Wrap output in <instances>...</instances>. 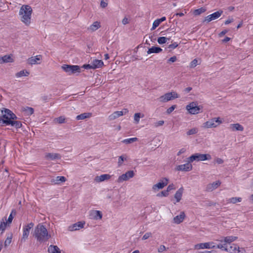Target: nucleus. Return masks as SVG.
<instances>
[{
  "label": "nucleus",
  "instance_id": "21",
  "mask_svg": "<svg viewBox=\"0 0 253 253\" xmlns=\"http://www.w3.org/2000/svg\"><path fill=\"white\" fill-rule=\"evenodd\" d=\"M111 176L108 174H103L100 176H97L94 178V181L96 182H101L106 180L110 179Z\"/></svg>",
  "mask_w": 253,
  "mask_h": 253
},
{
  "label": "nucleus",
  "instance_id": "41",
  "mask_svg": "<svg viewBox=\"0 0 253 253\" xmlns=\"http://www.w3.org/2000/svg\"><path fill=\"white\" fill-rule=\"evenodd\" d=\"M24 111L28 116L31 115L34 113V110L33 108L27 107L24 108Z\"/></svg>",
  "mask_w": 253,
  "mask_h": 253
},
{
  "label": "nucleus",
  "instance_id": "33",
  "mask_svg": "<svg viewBox=\"0 0 253 253\" xmlns=\"http://www.w3.org/2000/svg\"><path fill=\"white\" fill-rule=\"evenodd\" d=\"M91 116V113H84L81 114H80L79 115H78L76 117V119L77 120H84V119H85L88 118L90 117Z\"/></svg>",
  "mask_w": 253,
  "mask_h": 253
},
{
  "label": "nucleus",
  "instance_id": "52",
  "mask_svg": "<svg viewBox=\"0 0 253 253\" xmlns=\"http://www.w3.org/2000/svg\"><path fill=\"white\" fill-rule=\"evenodd\" d=\"M55 120L59 124H62L65 122V118L63 116H60L57 118H56Z\"/></svg>",
  "mask_w": 253,
  "mask_h": 253
},
{
  "label": "nucleus",
  "instance_id": "40",
  "mask_svg": "<svg viewBox=\"0 0 253 253\" xmlns=\"http://www.w3.org/2000/svg\"><path fill=\"white\" fill-rule=\"evenodd\" d=\"M13 214H14V215L16 214V211L15 210H12L11 211L7 219H6V218H5V221H6L7 223H8V224H10L12 222V220L13 219Z\"/></svg>",
  "mask_w": 253,
  "mask_h": 253
},
{
  "label": "nucleus",
  "instance_id": "55",
  "mask_svg": "<svg viewBox=\"0 0 253 253\" xmlns=\"http://www.w3.org/2000/svg\"><path fill=\"white\" fill-rule=\"evenodd\" d=\"M166 250V248L164 245H161L158 249L159 253H162Z\"/></svg>",
  "mask_w": 253,
  "mask_h": 253
},
{
  "label": "nucleus",
  "instance_id": "48",
  "mask_svg": "<svg viewBox=\"0 0 253 253\" xmlns=\"http://www.w3.org/2000/svg\"><path fill=\"white\" fill-rule=\"evenodd\" d=\"M164 123L165 122L164 121L161 120V121H157V122L154 123L153 125H154V127H158L163 126L164 124Z\"/></svg>",
  "mask_w": 253,
  "mask_h": 253
},
{
  "label": "nucleus",
  "instance_id": "17",
  "mask_svg": "<svg viewBox=\"0 0 253 253\" xmlns=\"http://www.w3.org/2000/svg\"><path fill=\"white\" fill-rule=\"evenodd\" d=\"M42 60V56L38 55L35 56H32L27 59L28 64L33 65L41 64Z\"/></svg>",
  "mask_w": 253,
  "mask_h": 253
},
{
  "label": "nucleus",
  "instance_id": "9",
  "mask_svg": "<svg viewBox=\"0 0 253 253\" xmlns=\"http://www.w3.org/2000/svg\"><path fill=\"white\" fill-rule=\"evenodd\" d=\"M62 69L69 75L80 72V67L78 65H63Z\"/></svg>",
  "mask_w": 253,
  "mask_h": 253
},
{
  "label": "nucleus",
  "instance_id": "13",
  "mask_svg": "<svg viewBox=\"0 0 253 253\" xmlns=\"http://www.w3.org/2000/svg\"><path fill=\"white\" fill-rule=\"evenodd\" d=\"M128 112V110L126 108L124 109L122 111H115L109 116L108 119L109 121L114 120L117 118L127 114Z\"/></svg>",
  "mask_w": 253,
  "mask_h": 253
},
{
  "label": "nucleus",
  "instance_id": "34",
  "mask_svg": "<svg viewBox=\"0 0 253 253\" xmlns=\"http://www.w3.org/2000/svg\"><path fill=\"white\" fill-rule=\"evenodd\" d=\"M9 225V224H8V223H7V222L5 221V220L2 219V221H1L0 222V231H1V234H2L4 232L7 226Z\"/></svg>",
  "mask_w": 253,
  "mask_h": 253
},
{
  "label": "nucleus",
  "instance_id": "36",
  "mask_svg": "<svg viewBox=\"0 0 253 253\" xmlns=\"http://www.w3.org/2000/svg\"><path fill=\"white\" fill-rule=\"evenodd\" d=\"M237 239V237L235 236H227L224 238V242L226 243H231L232 242L235 241Z\"/></svg>",
  "mask_w": 253,
  "mask_h": 253
},
{
  "label": "nucleus",
  "instance_id": "51",
  "mask_svg": "<svg viewBox=\"0 0 253 253\" xmlns=\"http://www.w3.org/2000/svg\"><path fill=\"white\" fill-rule=\"evenodd\" d=\"M152 236V233L151 232H147L142 237V239L143 240H145L147 239H148L149 237Z\"/></svg>",
  "mask_w": 253,
  "mask_h": 253
},
{
  "label": "nucleus",
  "instance_id": "29",
  "mask_svg": "<svg viewBox=\"0 0 253 253\" xmlns=\"http://www.w3.org/2000/svg\"><path fill=\"white\" fill-rule=\"evenodd\" d=\"M230 128L233 131H243L244 130L243 126L238 123L230 125Z\"/></svg>",
  "mask_w": 253,
  "mask_h": 253
},
{
  "label": "nucleus",
  "instance_id": "10",
  "mask_svg": "<svg viewBox=\"0 0 253 253\" xmlns=\"http://www.w3.org/2000/svg\"><path fill=\"white\" fill-rule=\"evenodd\" d=\"M225 252L230 253H246V250L244 248H239L236 244L231 245L227 249H225Z\"/></svg>",
  "mask_w": 253,
  "mask_h": 253
},
{
  "label": "nucleus",
  "instance_id": "26",
  "mask_svg": "<svg viewBox=\"0 0 253 253\" xmlns=\"http://www.w3.org/2000/svg\"><path fill=\"white\" fill-rule=\"evenodd\" d=\"M13 61V59H12L11 56L9 55H4L2 57L0 56V64H3L4 63H9L12 62Z\"/></svg>",
  "mask_w": 253,
  "mask_h": 253
},
{
  "label": "nucleus",
  "instance_id": "20",
  "mask_svg": "<svg viewBox=\"0 0 253 253\" xmlns=\"http://www.w3.org/2000/svg\"><path fill=\"white\" fill-rule=\"evenodd\" d=\"M221 182L219 180L213 182V183H210L207 185V190L208 191H212L219 186Z\"/></svg>",
  "mask_w": 253,
  "mask_h": 253
},
{
  "label": "nucleus",
  "instance_id": "43",
  "mask_svg": "<svg viewBox=\"0 0 253 253\" xmlns=\"http://www.w3.org/2000/svg\"><path fill=\"white\" fill-rule=\"evenodd\" d=\"M143 117V115L141 116V114L140 113H135L134 115V121L135 123L138 124L140 121V118Z\"/></svg>",
  "mask_w": 253,
  "mask_h": 253
},
{
  "label": "nucleus",
  "instance_id": "56",
  "mask_svg": "<svg viewBox=\"0 0 253 253\" xmlns=\"http://www.w3.org/2000/svg\"><path fill=\"white\" fill-rule=\"evenodd\" d=\"M107 5L108 3L106 0L105 1L104 0H101L100 2L101 7H102V8H105L107 6Z\"/></svg>",
  "mask_w": 253,
  "mask_h": 253
},
{
  "label": "nucleus",
  "instance_id": "57",
  "mask_svg": "<svg viewBox=\"0 0 253 253\" xmlns=\"http://www.w3.org/2000/svg\"><path fill=\"white\" fill-rule=\"evenodd\" d=\"M178 44L177 42H174L172 44H170L169 45V48H171V49H174L176 47H177L178 46Z\"/></svg>",
  "mask_w": 253,
  "mask_h": 253
},
{
  "label": "nucleus",
  "instance_id": "64",
  "mask_svg": "<svg viewBox=\"0 0 253 253\" xmlns=\"http://www.w3.org/2000/svg\"><path fill=\"white\" fill-rule=\"evenodd\" d=\"M233 21V19H228L227 20H226L225 22H224V24L225 25H228L229 24H230V23L232 22Z\"/></svg>",
  "mask_w": 253,
  "mask_h": 253
},
{
  "label": "nucleus",
  "instance_id": "63",
  "mask_svg": "<svg viewBox=\"0 0 253 253\" xmlns=\"http://www.w3.org/2000/svg\"><path fill=\"white\" fill-rule=\"evenodd\" d=\"M122 23L124 25H126L128 23V20L126 17H125L122 20Z\"/></svg>",
  "mask_w": 253,
  "mask_h": 253
},
{
  "label": "nucleus",
  "instance_id": "2",
  "mask_svg": "<svg viewBox=\"0 0 253 253\" xmlns=\"http://www.w3.org/2000/svg\"><path fill=\"white\" fill-rule=\"evenodd\" d=\"M32 9L28 5H23L19 10V16L21 21L26 25H29L31 23Z\"/></svg>",
  "mask_w": 253,
  "mask_h": 253
},
{
  "label": "nucleus",
  "instance_id": "1",
  "mask_svg": "<svg viewBox=\"0 0 253 253\" xmlns=\"http://www.w3.org/2000/svg\"><path fill=\"white\" fill-rule=\"evenodd\" d=\"M34 236L37 240L40 243H44L48 240L51 235L48 233L44 225L39 224L35 228Z\"/></svg>",
  "mask_w": 253,
  "mask_h": 253
},
{
  "label": "nucleus",
  "instance_id": "61",
  "mask_svg": "<svg viewBox=\"0 0 253 253\" xmlns=\"http://www.w3.org/2000/svg\"><path fill=\"white\" fill-rule=\"evenodd\" d=\"M176 59H177L176 57L175 56H173L170 57L168 60V61L171 62H174L176 61Z\"/></svg>",
  "mask_w": 253,
  "mask_h": 253
},
{
  "label": "nucleus",
  "instance_id": "14",
  "mask_svg": "<svg viewBox=\"0 0 253 253\" xmlns=\"http://www.w3.org/2000/svg\"><path fill=\"white\" fill-rule=\"evenodd\" d=\"M223 13L222 10H219L216 11L211 14H210L206 16L205 18L204 21L207 22H210L212 20H215L219 18Z\"/></svg>",
  "mask_w": 253,
  "mask_h": 253
},
{
  "label": "nucleus",
  "instance_id": "22",
  "mask_svg": "<svg viewBox=\"0 0 253 253\" xmlns=\"http://www.w3.org/2000/svg\"><path fill=\"white\" fill-rule=\"evenodd\" d=\"M185 217V213L183 211H181L180 214L176 216L173 219V222L176 224H179L181 223Z\"/></svg>",
  "mask_w": 253,
  "mask_h": 253
},
{
  "label": "nucleus",
  "instance_id": "50",
  "mask_svg": "<svg viewBox=\"0 0 253 253\" xmlns=\"http://www.w3.org/2000/svg\"><path fill=\"white\" fill-rule=\"evenodd\" d=\"M126 160V158H125L124 157V156H120L119 157V160H118V162L119 166H121L123 164L124 161Z\"/></svg>",
  "mask_w": 253,
  "mask_h": 253
},
{
  "label": "nucleus",
  "instance_id": "12",
  "mask_svg": "<svg viewBox=\"0 0 253 253\" xmlns=\"http://www.w3.org/2000/svg\"><path fill=\"white\" fill-rule=\"evenodd\" d=\"M168 184V179L167 178H164L161 180L159 182L153 185L152 190L154 192H157L160 189H163L165 186Z\"/></svg>",
  "mask_w": 253,
  "mask_h": 253
},
{
  "label": "nucleus",
  "instance_id": "19",
  "mask_svg": "<svg viewBox=\"0 0 253 253\" xmlns=\"http://www.w3.org/2000/svg\"><path fill=\"white\" fill-rule=\"evenodd\" d=\"M84 222L79 221L69 226L68 229L71 231L78 230L84 228Z\"/></svg>",
  "mask_w": 253,
  "mask_h": 253
},
{
  "label": "nucleus",
  "instance_id": "16",
  "mask_svg": "<svg viewBox=\"0 0 253 253\" xmlns=\"http://www.w3.org/2000/svg\"><path fill=\"white\" fill-rule=\"evenodd\" d=\"M89 218L91 219L98 220L102 218V212L99 211L91 210L89 212Z\"/></svg>",
  "mask_w": 253,
  "mask_h": 253
},
{
  "label": "nucleus",
  "instance_id": "60",
  "mask_svg": "<svg viewBox=\"0 0 253 253\" xmlns=\"http://www.w3.org/2000/svg\"><path fill=\"white\" fill-rule=\"evenodd\" d=\"M174 189V185L173 184H170L168 186V187H167V191H168V192L171 191V190H173Z\"/></svg>",
  "mask_w": 253,
  "mask_h": 253
},
{
  "label": "nucleus",
  "instance_id": "5",
  "mask_svg": "<svg viewBox=\"0 0 253 253\" xmlns=\"http://www.w3.org/2000/svg\"><path fill=\"white\" fill-rule=\"evenodd\" d=\"M211 156L209 154H203L200 153H195L191 155L189 158V162H193L194 161H203L211 159Z\"/></svg>",
  "mask_w": 253,
  "mask_h": 253
},
{
  "label": "nucleus",
  "instance_id": "49",
  "mask_svg": "<svg viewBox=\"0 0 253 253\" xmlns=\"http://www.w3.org/2000/svg\"><path fill=\"white\" fill-rule=\"evenodd\" d=\"M169 195V192L167 190L163 191L161 193L158 194L157 196L158 197H167Z\"/></svg>",
  "mask_w": 253,
  "mask_h": 253
},
{
  "label": "nucleus",
  "instance_id": "47",
  "mask_svg": "<svg viewBox=\"0 0 253 253\" xmlns=\"http://www.w3.org/2000/svg\"><path fill=\"white\" fill-rule=\"evenodd\" d=\"M160 24V22L159 21V20L158 19L155 20L153 23V26L151 28V30H155L157 27H158L159 26Z\"/></svg>",
  "mask_w": 253,
  "mask_h": 253
},
{
  "label": "nucleus",
  "instance_id": "53",
  "mask_svg": "<svg viewBox=\"0 0 253 253\" xmlns=\"http://www.w3.org/2000/svg\"><path fill=\"white\" fill-rule=\"evenodd\" d=\"M198 64V60L196 59H195L190 63V66L191 68H194L196 67Z\"/></svg>",
  "mask_w": 253,
  "mask_h": 253
},
{
  "label": "nucleus",
  "instance_id": "15",
  "mask_svg": "<svg viewBox=\"0 0 253 253\" xmlns=\"http://www.w3.org/2000/svg\"><path fill=\"white\" fill-rule=\"evenodd\" d=\"M213 242H207L204 243H200L195 245V249L197 250L205 249H213L215 246L213 245Z\"/></svg>",
  "mask_w": 253,
  "mask_h": 253
},
{
  "label": "nucleus",
  "instance_id": "62",
  "mask_svg": "<svg viewBox=\"0 0 253 253\" xmlns=\"http://www.w3.org/2000/svg\"><path fill=\"white\" fill-rule=\"evenodd\" d=\"M186 152V149L184 148H181L179 151L177 153V155L178 156H179L180 155H181V154L182 153H184Z\"/></svg>",
  "mask_w": 253,
  "mask_h": 253
},
{
  "label": "nucleus",
  "instance_id": "7",
  "mask_svg": "<svg viewBox=\"0 0 253 253\" xmlns=\"http://www.w3.org/2000/svg\"><path fill=\"white\" fill-rule=\"evenodd\" d=\"M186 110L188 111L189 113L193 115L198 114L201 110L200 106L196 102H192L187 105L186 107Z\"/></svg>",
  "mask_w": 253,
  "mask_h": 253
},
{
  "label": "nucleus",
  "instance_id": "28",
  "mask_svg": "<svg viewBox=\"0 0 253 253\" xmlns=\"http://www.w3.org/2000/svg\"><path fill=\"white\" fill-rule=\"evenodd\" d=\"M66 178L63 176H57L55 179H52L51 180V183L57 184L66 181Z\"/></svg>",
  "mask_w": 253,
  "mask_h": 253
},
{
  "label": "nucleus",
  "instance_id": "27",
  "mask_svg": "<svg viewBox=\"0 0 253 253\" xmlns=\"http://www.w3.org/2000/svg\"><path fill=\"white\" fill-rule=\"evenodd\" d=\"M183 191V188L181 187L174 194V198L176 200V202H179L181 200Z\"/></svg>",
  "mask_w": 253,
  "mask_h": 253
},
{
  "label": "nucleus",
  "instance_id": "59",
  "mask_svg": "<svg viewBox=\"0 0 253 253\" xmlns=\"http://www.w3.org/2000/svg\"><path fill=\"white\" fill-rule=\"evenodd\" d=\"M215 161L218 164H222L223 163V160L221 158H217L215 159Z\"/></svg>",
  "mask_w": 253,
  "mask_h": 253
},
{
  "label": "nucleus",
  "instance_id": "30",
  "mask_svg": "<svg viewBox=\"0 0 253 253\" xmlns=\"http://www.w3.org/2000/svg\"><path fill=\"white\" fill-rule=\"evenodd\" d=\"M101 26L100 22L95 21L89 26V27L88 28V30L91 31V32H94L98 29Z\"/></svg>",
  "mask_w": 253,
  "mask_h": 253
},
{
  "label": "nucleus",
  "instance_id": "32",
  "mask_svg": "<svg viewBox=\"0 0 253 253\" xmlns=\"http://www.w3.org/2000/svg\"><path fill=\"white\" fill-rule=\"evenodd\" d=\"M49 253H61L59 248L57 246L50 245L48 249Z\"/></svg>",
  "mask_w": 253,
  "mask_h": 253
},
{
  "label": "nucleus",
  "instance_id": "24",
  "mask_svg": "<svg viewBox=\"0 0 253 253\" xmlns=\"http://www.w3.org/2000/svg\"><path fill=\"white\" fill-rule=\"evenodd\" d=\"M5 123H7V125H10L12 126L15 127L16 128H19L22 127V125L20 121H16V120H12L11 121H5Z\"/></svg>",
  "mask_w": 253,
  "mask_h": 253
},
{
  "label": "nucleus",
  "instance_id": "31",
  "mask_svg": "<svg viewBox=\"0 0 253 253\" xmlns=\"http://www.w3.org/2000/svg\"><path fill=\"white\" fill-rule=\"evenodd\" d=\"M163 50V49L158 46H152L151 48H149V49L147 51L148 54H151L153 53H158L160 52H161Z\"/></svg>",
  "mask_w": 253,
  "mask_h": 253
},
{
  "label": "nucleus",
  "instance_id": "38",
  "mask_svg": "<svg viewBox=\"0 0 253 253\" xmlns=\"http://www.w3.org/2000/svg\"><path fill=\"white\" fill-rule=\"evenodd\" d=\"M242 198L240 197H233L228 200V203L235 204L238 202H241Z\"/></svg>",
  "mask_w": 253,
  "mask_h": 253
},
{
  "label": "nucleus",
  "instance_id": "25",
  "mask_svg": "<svg viewBox=\"0 0 253 253\" xmlns=\"http://www.w3.org/2000/svg\"><path fill=\"white\" fill-rule=\"evenodd\" d=\"M91 63L93 69L101 68L104 65L103 62L101 60L94 59Z\"/></svg>",
  "mask_w": 253,
  "mask_h": 253
},
{
  "label": "nucleus",
  "instance_id": "35",
  "mask_svg": "<svg viewBox=\"0 0 253 253\" xmlns=\"http://www.w3.org/2000/svg\"><path fill=\"white\" fill-rule=\"evenodd\" d=\"M13 235L12 233H10L7 235V238L4 242V245L5 247H7L9 246L12 241Z\"/></svg>",
  "mask_w": 253,
  "mask_h": 253
},
{
  "label": "nucleus",
  "instance_id": "23",
  "mask_svg": "<svg viewBox=\"0 0 253 253\" xmlns=\"http://www.w3.org/2000/svg\"><path fill=\"white\" fill-rule=\"evenodd\" d=\"M45 157L48 160H55L56 159H60L61 158V156L58 153H48L45 154Z\"/></svg>",
  "mask_w": 253,
  "mask_h": 253
},
{
  "label": "nucleus",
  "instance_id": "11",
  "mask_svg": "<svg viewBox=\"0 0 253 253\" xmlns=\"http://www.w3.org/2000/svg\"><path fill=\"white\" fill-rule=\"evenodd\" d=\"M134 176V171L133 170H129L119 176L117 181L119 183L123 182V181H127L129 179L132 178Z\"/></svg>",
  "mask_w": 253,
  "mask_h": 253
},
{
  "label": "nucleus",
  "instance_id": "45",
  "mask_svg": "<svg viewBox=\"0 0 253 253\" xmlns=\"http://www.w3.org/2000/svg\"><path fill=\"white\" fill-rule=\"evenodd\" d=\"M206 11V9L203 7H201L198 9H196L194 11V13L195 15H199L203 12H204Z\"/></svg>",
  "mask_w": 253,
  "mask_h": 253
},
{
  "label": "nucleus",
  "instance_id": "8",
  "mask_svg": "<svg viewBox=\"0 0 253 253\" xmlns=\"http://www.w3.org/2000/svg\"><path fill=\"white\" fill-rule=\"evenodd\" d=\"M33 226L34 223L32 222H31L23 226V235L21 240L22 242H25L28 239L30 234V230L33 227Z\"/></svg>",
  "mask_w": 253,
  "mask_h": 253
},
{
  "label": "nucleus",
  "instance_id": "37",
  "mask_svg": "<svg viewBox=\"0 0 253 253\" xmlns=\"http://www.w3.org/2000/svg\"><path fill=\"white\" fill-rule=\"evenodd\" d=\"M29 75V72L27 71L22 70L16 74V77L20 78L24 76H28Z\"/></svg>",
  "mask_w": 253,
  "mask_h": 253
},
{
  "label": "nucleus",
  "instance_id": "18",
  "mask_svg": "<svg viewBox=\"0 0 253 253\" xmlns=\"http://www.w3.org/2000/svg\"><path fill=\"white\" fill-rule=\"evenodd\" d=\"M190 162H189L186 164L178 166L176 167V170L183 171H190L192 169V166L191 164H190Z\"/></svg>",
  "mask_w": 253,
  "mask_h": 253
},
{
  "label": "nucleus",
  "instance_id": "58",
  "mask_svg": "<svg viewBox=\"0 0 253 253\" xmlns=\"http://www.w3.org/2000/svg\"><path fill=\"white\" fill-rule=\"evenodd\" d=\"M83 67L86 69H93V66H92L91 63H90L89 64H84L83 65Z\"/></svg>",
  "mask_w": 253,
  "mask_h": 253
},
{
  "label": "nucleus",
  "instance_id": "4",
  "mask_svg": "<svg viewBox=\"0 0 253 253\" xmlns=\"http://www.w3.org/2000/svg\"><path fill=\"white\" fill-rule=\"evenodd\" d=\"M178 97L179 95L175 91H171L161 96L158 99L160 102L164 103Z\"/></svg>",
  "mask_w": 253,
  "mask_h": 253
},
{
  "label": "nucleus",
  "instance_id": "44",
  "mask_svg": "<svg viewBox=\"0 0 253 253\" xmlns=\"http://www.w3.org/2000/svg\"><path fill=\"white\" fill-rule=\"evenodd\" d=\"M215 248L221 249L222 251H225V249H228V247L226 243L224 244H218Z\"/></svg>",
  "mask_w": 253,
  "mask_h": 253
},
{
  "label": "nucleus",
  "instance_id": "46",
  "mask_svg": "<svg viewBox=\"0 0 253 253\" xmlns=\"http://www.w3.org/2000/svg\"><path fill=\"white\" fill-rule=\"evenodd\" d=\"M197 132H198V129L196 128H192V129L189 130L187 132V134L188 135H190L196 134Z\"/></svg>",
  "mask_w": 253,
  "mask_h": 253
},
{
  "label": "nucleus",
  "instance_id": "39",
  "mask_svg": "<svg viewBox=\"0 0 253 253\" xmlns=\"http://www.w3.org/2000/svg\"><path fill=\"white\" fill-rule=\"evenodd\" d=\"M138 140L136 137L127 138L123 140L122 142L125 144H130Z\"/></svg>",
  "mask_w": 253,
  "mask_h": 253
},
{
  "label": "nucleus",
  "instance_id": "42",
  "mask_svg": "<svg viewBox=\"0 0 253 253\" xmlns=\"http://www.w3.org/2000/svg\"><path fill=\"white\" fill-rule=\"evenodd\" d=\"M170 39L169 38H166V37H159L158 39V42L159 43V44H163V43H165L168 40H169Z\"/></svg>",
  "mask_w": 253,
  "mask_h": 253
},
{
  "label": "nucleus",
  "instance_id": "3",
  "mask_svg": "<svg viewBox=\"0 0 253 253\" xmlns=\"http://www.w3.org/2000/svg\"><path fill=\"white\" fill-rule=\"evenodd\" d=\"M1 112L2 115L0 116V124L1 126H7V123L4 122L5 121H11L17 119L16 116L8 109H4Z\"/></svg>",
  "mask_w": 253,
  "mask_h": 253
},
{
  "label": "nucleus",
  "instance_id": "6",
  "mask_svg": "<svg viewBox=\"0 0 253 253\" xmlns=\"http://www.w3.org/2000/svg\"><path fill=\"white\" fill-rule=\"evenodd\" d=\"M222 121L219 117L214 118L203 124V127L205 128L216 127L222 124Z\"/></svg>",
  "mask_w": 253,
  "mask_h": 253
},
{
  "label": "nucleus",
  "instance_id": "54",
  "mask_svg": "<svg viewBox=\"0 0 253 253\" xmlns=\"http://www.w3.org/2000/svg\"><path fill=\"white\" fill-rule=\"evenodd\" d=\"M176 105H174L171 106L170 107L168 108L167 110V113L168 114H170L175 108Z\"/></svg>",
  "mask_w": 253,
  "mask_h": 253
}]
</instances>
